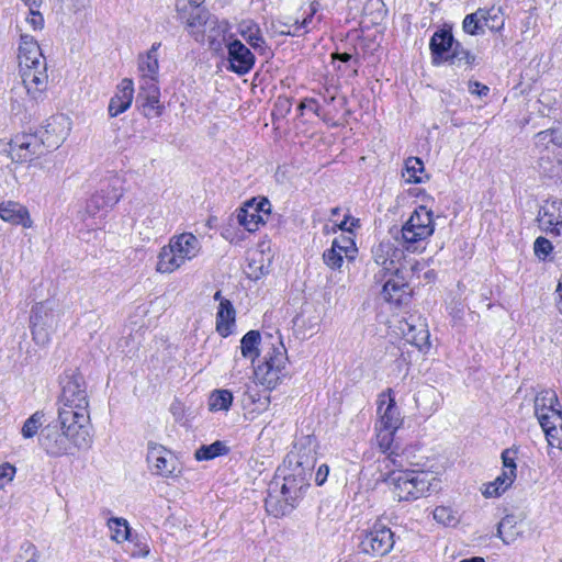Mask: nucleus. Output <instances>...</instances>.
Segmentation results:
<instances>
[{
    "label": "nucleus",
    "instance_id": "e2e57ef3",
    "mask_svg": "<svg viewBox=\"0 0 562 562\" xmlns=\"http://www.w3.org/2000/svg\"><path fill=\"white\" fill-rule=\"evenodd\" d=\"M330 248H335V250L339 251L340 256H342V258H347L350 260L355 258L356 254H351V252L345 250V248H342V246H340L338 243L333 241Z\"/></svg>",
    "mask_w": 562,
    "mask_h": 562
},
{
    "label": "nucleus",
    "instance_id": "f704fd0d",
    "mask_svg": "<svg viewBox=\"0 0 562 562\" xmlns=\"http://www.w3.org/2000/svg\"><path fill=\"white\" fill-rule=\"evenodd\" d=\"M446 63L458 67L464 66L467 68H472L475 64V55L464 48L463 45L457 41Z\"/></svg>",
    "mask_w": 562,
    "mask_h": 562
},
{
    "label": "nucleus",
    "instance_id": "8fccbe9b",
    "mask_svg": "<svg viewBox=\"0 0 562 562\" xmlns=\"http://www.w3.org/2000/svg\"><path fill=\"white\" fill-rule=\"evenodd\" d=\"M325 265L330 269H339L342 266L344 258L335 248L326 249L323 254Z\"/></svg>",
    "mask_w": 562,
    "mask_h": 562
},
{
    "label": "nucleus",
    "instance_id": "f03ea898",
    "mask_svg": "<svg viewBox=\"0 0 562 562\" xmlns=\"http://www.w3.org/2000/svg\"><path fill=\"white\" fill-rule=\"evenodd\" d=\"M19 76L26 94L32 100L43 98L47 88V64L33 36L22 34L19 44Z\"/></svg>",
    "mask_w": 562,
    "mask_h": 562
},
{
    "label": "nucleus",
    "instance_id": "f257e3e1",
    "mask_svg": "<svg viewBox=\"0 0 562 562\" xmlns=\"http://www.w3.org/2000/svg\"><path fill=\"white\" fill-rule=\"evenodd\" d=\"M38 445L48 457L60 458L89 449L92 436L89 425L58 414L56 423L42 428Z\"/></svg>",
    "mask_w": 562,
    "mask_h": 562
},
{
    "label": "nucleus",
    "instance_id": "5701e85b",
    "mask_svg": "<svg viewBox=\"0 0 562 562\" xmlns=\"http://www.w3.org/2000/svg\"><path fill=\"white\" fill-rule=\"evenodd\" d=\"M0 218L11 225H21L24 228L33 226V220L27 207L18 201H2L0 203Z\"/></svg>",
    "mask_w": 562,
    "mask_h": 562
},
{
    "label": "nucleus",
    "instance_id": "f8f14e48",
    "mask_svg": "<svg viewBox=\"0 0 562 562\" xmlns=\"http://www.w3.org/2000/svg\"><path fill=\"white\" fill-rule=\"evenodd\" d=\"M315 463V442L314 439L308 436L295 441L283 461V465L286 470L304 473L311 477Z\"/></svg>",
    "mask_w": 562,
    "mask_h": 562
},
{
    "label": "nucleus",
    "instance_id": "20e7f679",
    "mask_svg": "<svg viewBox=\"0 0 562 562\" xmlns=\"http://www.w3.org/2000/svg\"><path fill=\"white\" fill-rule=\"evenodd\" d=\"M89 401L83 376L71 372L61 380L58 414L89 425Z\"/></svg>",
    "mask_w": 562,
    "mask_h": 562
},
{
    "label": "nucleus",
    "instance_id": "ea45409f",
    "mask_svg": "<svg viewBox=\"0 0 562 562\" xmlns=\"http://www.w3.org/2000/svg\"><path fill=\"white\" fill-rule=\"evenodd\" d=\"M44 416L42 411H36L23 423L21 435L24 439H33L38 434L44 423Z\"/></svg>",
    "mask_w": 562,
    "mask_h": 562
},
{
    "label": "nucleus",
    "instance_id": "6e6552de",
    "mask_svg": "<svg viewBox=\"0 0 562 562\" xmlns=\"http://www.w3.org/2000/svg\"><path fill=\"white\" fill-rule=\"evenodd\" d=\"M557 130H546L535 136V153L540 170L549 176H557L562 164V146Z\"/></svg>",
    "mask_w": 562,
    "mask_h": 562
},
{
    "label": "nucleus",
    "instance_id": "5fc2aeb1",
    "mask_svg": "<svg viewBox=\"0 0 562 562\" xmlns=\"http://www.w3.org/2000/svg\"><path fill=\"white\" fill-rule=\"evenodd\" d=\"M305 109L311 110L313 113H315L317 116H319L321 108L315 99L306 98V99L302 100L297 106V110L301 115L303 114V111Z\"/></svg>",
    "mask_w": 562,
    "mask_h": 562
},
{
    "label": "nucleus",
    "instance_id": "9b49d317",
    "mask_svg": "<svg viewBox=\"0 0 562 562\" xmlns=\"http://www.w3.org/2000/svg\"><path fill=\"white\" fill-rule=\"evenodd\" d=\"M393 531L381 522H375L360 536L359 549L371 557H384L394 547Z\"/></svg>",
    "mask_w": 562,
    "mask_h": 562
},
{
    "label": "nucleus",
    "instance_id": "a878e982",
    "mask_svg": "<svg viewBox=\"0 0 562 562\" xmlns=\"http://www.w3.org/2000/svg\"><path fill=\"white\" fill-rule=\"evenodd\" d=\"M134 98V83L131 79L124 78L117 86V91L109 103V114L112 117L125 112L132 104Z\"/></svg>",
    "mask_w": 562,
    "mask_h": 562
},
{
    "label": "nucleus",
    "instance_id": "2f4dec72",
    "mask_svg": "<svg viewBox=\"0 0 562 562\" xmlns=\"http://www.w3.org/2000/svg\"><path fill=\"white\" fill-rule=\"evenodd\" d=\"M516 476V474L512 473V470L509 472L503 470L502 473L493 482L485 486L483 495L486 498L501 496L513 485Z\"/></svg>",
    "mask_w": 562,
    "mask_h": 562
},
{
    "label": "nucleus",
    "instance_id": "69168bd1",
    "mask_svg": "<svg viewBox=\"0 0 562 562\" xmlns=\"http://www.w3.org/2000/svg\"><path fill=\"white\" fill-rule=\"evenodd\" d=\"M170 411L173 415H179L180 414V403H172L171 404V407H170Z\"/></svg>",
    "mask_w": 562,
    "mask_h": 562
},
{
    "label": "nucleus",
    "instance_id": "a211bd4d",
    "mask_svg": "<svg viewBox=\"0 0 562 562\" xmlns=\"http://www.w3.org/2000/svg\"><path fill=\"white\" fill-rule=\"evenodd\" d=\"M537 221L544 233L562 236V200L546 201L538 213Z\"/></svg>",
    "mask_w": 562,
    "mask_h": 562
},
{
    "label": "nucleus",
    "instance_id": "bb28decb",
    "mask_svg": "<svg viewBox=\"0 0 562 562\" xmlns=\"http://www.w3.org/2000/svg\"><path fill=\"white\" fill-rule=\"evenodd\" d=\"M161 43L156 42L144 54L138 56V70L142 74V79L158 80L159 75V61H158V49Z\"/></svg>",
    "mask_w": 562,
    "mask_h": 562
},
{
    "label": "nucleus",
    "instance_id": "c03bdc74",
    "mask_svg": "<svg viewBox=\"0 0 562 562\" xmlns=\"http://www.w3.org/2000/svg\"><path fill=\"white\" fill-rule=\"evenodd\" d=\"M482 12L481 18L483 19L484 26L491 31H499L504 26V19L501 14V8H491L488 10L480 9Z\"/></svg>",
    "mask_w": 562,
    "mask_h": 562
},
{
    "label": "nucleus",
    "instance_id": "7ed1b4c3",
    "mask_svg": "<svg viewBox=\"0 0 562 562\" xmlns=\"http://www.w3.org/2000/svg\"><path fill=\"white\" fill-rule=\"evenodd\" d=\"M436 481L431 473L417 470H394L384 479L393 498L398 502L426 497Z\"/></svg>",
    "mask_w": 562,
    "mask_h": 562
},
{
    "label": "nucleus",
    "instance_id": "6ab92c4d",
    "mask_svg": "<svg viewBox=\"0 0 562 562\" xmlns=\"http://www.w3.org/2000/svg\"><path fill=\"white\" fill-rule=\"evenodd\" d=\"M378 414L380 416V427L395 430L401 427L403 419L400 409L396 406L395 398L393 397L392 389H387L386 392L379 395Z\"/></svg>",
    "mask_w": 562,
    "mask_h": 562
},
{
    "label": "nucleus",
    "instance_id": "de8ad7c7",
    "mask_svg": "<svg viewBox=\"0 0 562 562\" xmlns=\"http://www.w3.org/2000/svg\"><path fill=\"white\" fill-rule=\"evenodd\" d=\"M434 519L442 525L451 526L458 522L456 513L447 506H438L435 508Z\"/></svg>",
    "mask_w": 562,
    "mask_h": 562
},
{
    "label": "nucleus",
    "instance_id": "cd10ccee",
    "mask_svg": "<svg viewBox=\"0 0 562 562\" xmlns=\"http://www.w3.org/2000/svg\"><path fill=\"white\" fill-rule=\"evenodd\" d=\"M237 33L254 48L263 49L266 40L262 36L261 29L257 22L247 19L237 24Z\"/></svg>",
    "mask_w": 562,
    "mask_h": 562
},
{
    "label": "nucleus",
    "instance_id": "72a5a7b5",
    "mask_svg": "<svg viewBox=\"0 0 562 562\" xmlns=\"http://www.w3.org/2000/svg\"><path fill=\"white\" fill-rule=\"evenodd\" d=\"M238 223L248 232H255L259 225L263 223L261 214H258V209H255L254 203L247 204V207L240 209L237 214Z\"/></svg>",
    "mask_w": 562,
    "mask_h": 562
},
{
    "label": "nucleus",
    "instance_id": "aec40b11",
    "mask_svg": "<svg viewBox=\"0 0 562 562\" xmlns=\"http://www.w3.org/2000/svg\"><path fill=\"white\" fill-rule=\"evenodd\" d=\"M407 278V270L398 276H387L384 279V284L381 291V297L391 304L401 305L409 297V288Z\"/></svg>",
    "mask_w": 562,
    "mask_h": 562
},
{
    "label": "nucleus",
    "instance_id": "1a4fd4ad",
    "mask_svg": "<svg viewBox=\"0 0 562 562\" xmlns=\"http://www.w3.org/2000/svg\"><path fill=\"white\" fill-rule=\"evenodd\" d=\"M54 301L36 303L31 310L30 327L33 341L38 346H46L50 341L59 322V312Z\"/></svg>",
    "mask_w": 562,
    "mask_h": 562
},
{
    "label": "nucleus",
    "instance_id": "f3484780",
    "mask_svg": "<svg viewBox=\"0 0 562 562\" xmlns=\"http://www.w3.org/2000/svg\"><path fill=\"white\" fill-rule=\"evenodd\" d=\"M147 462L154 474L171 476L177 469V459L173 453L164 446L156 442H148Z\"/></svg>",
    "mask_w": 562,
    "mask_h": 562
},
{
    "label": "nucleus",
    "instance_id": "0e129e2a",
    "mask_svg": "<svg viewBox=\"0 0 562 562\" xmlns=\"http://www.w3.org/2000/svg\"><path fill=\"white\" fill-rule=\"evenodd\" d=\"M333 57L337 58L344 63H347L351 59V55L348 53H336L335 55H333Z\"/></svg>",
    "mask_w": 562,
    "mask_h": 562
},
{
    "label": "nucleus",
    "instance_id": "c85d7f7f",
    "mask_svg": "<svg viewBox=\"0 0 562 562\" xmlns=\"http://www.w3.org/2000/svg\"><path fill=\"white\" fill-rule=\"evenodd\" d=\"M236 312L229 300H222L216 313V330L222 337L232 334Z\"/></svg>",
    "mask_w": 562,
    "mask_h": 562
},
{
    "label": "nucleus",
    "instance_id": "c9c22d12",
    "mask_svg": "<svg viewBox=\"0 0 562 562\" xmlns=\"http://www.w3.org/2000/svg\"><path fill=\"white\" fill-rule=\"evenodd\" d=\"M424 162L418 157H409L405 160V169L403 171V177L407 182L411 183H422L424 182V178H428L424 176Z\"/></svg>",
    "mask_w": 562,
    "mask_h": 562
},
{
    "label": "nucleus",
    "instance_id": "3c124183",
    "mask_svg": "<svg viewBox=\"0 0 562 562\" xmlns=\"http://www.w3.org/2000/svg\"><path fill=\"white\" fill-rule=\"evenodd\" d=\"M552 244L547 238L540 236L535 240L533 250L536 256L540 259H544L552 251Z\"/></svg>",
    "mask_w": 562,
    "mask_h": 562
},
{
    "label": "nucleus",
    "instance_id": "680f3d73",
    "mask_svg": "<svg viewBox=\"0 0 562 562\" xmlns=\"http://www.w3.org/2000/svg\"><path fill=\"white\" fill-rule=\"evenodd\" d=\"M270 206H271L270 202L267 199H262L259 203H257L255 205V209H258V214H261V213L269 214Z\"/></svg>",
    "mask_w": 562,
    "mask_h": 562
},
{
    "label": "nucleus",
    "instance_id": "864d4df0",
    "mask_svg": "<svg viewBox=\"0 0 562 562\" xmlns=\"http://www.w3.org/2000/svg\"><path fill=\"white\" fill-rule=\"evenodd\" d=\"M333 241L338 243L345 250L356 254L357 248L352 237V234H341L339 237L335 238Z\"/></svg>",
    "mask_w": 562,
    "mask_h": 562
},
{
    "label": "nucleus",
    "instance_id": "ddd939ff",
    "mask_svg": "<svg viewBox=\"0 0 562 562\" xmlns=\"http://www.w3.org/2000/svg\"><path fill=\"white\" fill-rule=\"evenodd\" d=\"M42 138L37 133H23L10 142L9 154L15 162H27L46 153Z\"/></svg>",
    "mask_w": 562,
    "mask_h": 562
},
{
    "label": "nucleus",
    "instance_id": "4be33fe9",
    "mask_svg": "<svg viewBox=\"0 0 562 562\" xmlns=\"http://www.w3.org/2000/svg\"><path fill=\"white\" fill-rule=\"evenodd\" d=\"M138 98L143 100L144 113L146 116H158L161 114L160 90L158 80L142 79Z\"/></svg>",
    "mask_w": 562,
    "mask_h": 562
},
{
    "label": "nucleus",
    "instance_id": "b1692460",
    "mask_svg": "<svg viewBox=\"0 0 562 562\" xmlns=\"http://www.w3.org/2000/svg\"><path fill=\"white\" fill-rule=\"evenodd\" d=\"M282 472L283 483L280 487V493L297 503L304 491L310 486L311 476L296 471H289L285 468Z\"/></svg>",
    "mask_w": 562,
    "mask_h": 562
},
{
    "label": "nucleus",
    "instance_id": "7c9ffc66",
    "mask_svg": "<svg viewBox=\"0 0 562 562\" xmlns=\"http://www.w3.org/2000/svg\"><path fill=\"white\" fill-rule=\"evenodd\" d=\"M521 533V526L518 525L514 515L505 516L497 526V537H499L505 544L514 543Z\"/></svg>",
    "mask_w": 562,
    "mask_h": 562
},
{
    "label": "nucleus",
    "instance_id": "58836bf2",
    "mask_svg": "<svg viewBox=\"0 0 562 562\" xmlns=\"http://www.w3.org/2000/svg\"><path fill=\"white\" fill-rule=\"evenodd\" d=\"M228 452L226 445L220 440L207 445L201 446L194 453L196 460H212L216 457L224 456Z\"/></svg>",
    "mask_w": 562,
    "mask_h": 562
},
{
    "label": "nucleus",
    "instance_id": "774afa93",
    "mask_svg": "<svg viewBox=\"0 0 562 562\" xmlns=\"http://www.w3.org/2000/svg\"><path fill=\"white\" fill-rule=\"evenodd\" d=\"M557 291L560 293L559 310L562 314V282L559 283Z\"/></svg>",
    "mask_w": 562,
    "mask_h": 562
},
{
    "label": "nucleus",
    "instance_id": "423d86ee",
    "mask_svg": "<svg viewBox=\"0 0 562 562\" xmlns=\"http://www.w3.org/2000/svg\"><path fill=\"white\" fill-rule=\"evenodd\" d=\"M432 212L426 206H418L402 226L401 237L396 240L408 252L425 249L426 240L434 234Z\"/></svg>",
    "mask_w": 562,
    "mask_h": 562
},
{
    "label": "nucleus",
    "instance_id": "4d7b16f0",
    "mask_svg": "<svg viewBox=\"0 0 562 562\" xmlns=\"http://www.w3.org/2000/svg\"><path fill=\"white\" fill-rule=\"evenodd\" d=\"M359 223V220L352 218L349 215H346L344 221L337 224V227L344 232V234H352L351 226H355Z\"/></svg>",
    "mask_w": 562,
    "mask_h": 562
},
{
    "label": "nucleus",
    "instance_id": "4468645a",
    "mask_svg": "<svg viewBox=\"0 0 562 562\" xmlns=\"http://www.w3.org/2000/svg\"><path fill=\"white\" fill-rule=\"evenodd\" d=\"M117 183L119 179L114 178L91 195L81 215L83 221L88 217L94 218L98 213L114 206L120 201L122 191Z\"/></svg>",
    "mask_w": 562,
    "mask_h": 562
},
{
    "label": "nucleus",
    "instance_id": "a19ab883",
    "mask_svg": "<svg viewBox=\"0 0 562 562\" xmlns=\"http://www.w3.org/2000/svg\"><path fill=\"white\" fill-rule=\"evenodd\" d=\"M256 376L259 382L268 389H273L286 375V372L269 369L267 367H257Z\"/></svg>",
    "mask_w": 562,
    "mask_h": 562
},
{
    "label": "nucleus",
    "instance_id": "49530a36",
    "mask_svg": "<svg viewBox=\"0 0 562 562\" xmlns=\"http://www.w3.org/2000/svg\"><path fill=\"white\" fill-rule=\"evenodd\" d=\"M376 441L378 446L383 453L387 452L391 449V446L394 440L395 429H385L384 427H380L376 425Z\"/></svg>",
    "mask_w": 562,
    "mask_h": 562
},
{
    "label": "nucleus",
    "instance_id": "c756f323",
    "mask_svg": "<svg viewBox=\"0 0 562 562\" xmlns=\"http://www.w3.org/2000/svg\"><path fill=\"white\" fill-rule=\"evenodd\" d=\"M404 339L417 347L419 350L429 348V331L425 324H420L418 327L412 323L405 322L401 326Z\"/></svg>",
    "mask_w": 562,
    "mask_h": 562
},
{
    "label": "nucleus",
    "instance_id": "4c0bfd02",
    "mask_svg": "<svg viewBox=\"0 0 562 562\" xmlns=\"http://www.w3.org/2000/svg\"><path fill=\"white\" fill-rule=\"evenodd\" d=\"M260 342V334L257 330H249L240 340V350L243 357L254 360L259 356L258 345Z\"/></svg>",
    "mask_w": 562,
    "mask_h": 562
},
{
    "label": "nucleus",
    "instance_id": "a18cd8bd",
    "mask_svg": "<svg viewBox=\"0 0 562 562\" xmlns=\"http://www.w3.org/2000/svg\"><path fill=\"white\" fill-rule=\"evenodd\" d=\"M481 14L482 12L479 9L476 12L465 15L462 23V27L465 33L476 35L484 32V23Z\"/></svg>",
    "mask_w": 562,
    "mask_h": 562
},
{
    "label": "nucleus",
    "instance_id": "79ce46f5",
    "mask_svg": "<svg viewBox=\"0 0 562 562\" xmlns=\"http://www.w3.org/2000/svg\"><path fill=\"white\" fill-rule=\"evenodd\" d=\"M268 273V266L263 262L262 251H254L248 259L247 274L250 279L258 280Z\"/></svg>",
    "mask_w": 562,
    "mask_h": 562
},
{
    "label": "nucleus",
    "instance_id": "338daca9",
    "mask_svg": "<svg viewBox=\"0 0 562 562\" xmlns=\"http://www.w3.org/2000/svg\"><path fill=\"white\" fill-rule=\"evenodd\" d=\"M460 562H485V560L481 557H473L470 559H463Z\"/></svg>",
    "mask_w": 562,
    "mask_h": 562
},
{
    "label": "nucleus",
    "instance_id": "473e14b6",
    "mask_svg": "<svg viewBox=\"0 0 562 562\" xmlns=\"http://www.w3.org/2000/svg\"><path fill=\"white\" fill-rule=\"evenodd\" d=\"M286 351L282 342H279L278 347H272L271 351H268L265 356L263 363L258 367H267L269 369L286 372Z\"/></svg>",
    "mask_w": 562,
    "mask_h": 562
},
{
    "label": "nucleus",
    "instance_id": "dca6fc26",
    "mask_svg": "<svg viewBox=\"0 0 562 562\" xmlns=\"http://www.w3.org/2000/svg\"><path fill=\"white\" fill-rule=\"evenodd\" d=\"M70 132L69 119L63 114L50 116L45 126L36 133L43 140L46 151L58 148Z\"/></svg>",
    "mask_w": 562,
    "mask_h": 562
},
{
    "label": "nucleus",
    "instance_id": "13d9d810",
    "mask_svg": "<svg viewBox=\"0 0 562 562\" xmlns=\"http://www.w3.org/2000/svg\"><path fill=\"white\" fill-rule=\"evenodd\" d=\"M304 27L301 25L299 20H295L293 24L289 27V31H280V34L288 36H301L305 34Z\"/></svg>",
    "mask_w": 562,
    "mask_h": 562
},
{
    "label": "nucleus",
    "instance_id": "bf43d9fd",
    "mask_svg": "<svg viewBox=\"0 0 562 562\" xmlns=\"http://www.w3.org/2000/svg\"><path fill=\"white\" fill-rule=\"evenodd\" d=\"M328 474H329L328 465L327 464L319 465V468L317 469V471L315 473L316 485L322 486L326 482Z\"/></svg>",
    "mask_w": 562,
    "mask_h": 562
},
{
    "label": "nucleus",
    "instance_id": "2eb2a0df",
    "mask_svg": "<svg viewBox=\"0 0 562 562\" xmlns=\"http://www.w3.org/2000/svg\"><path fill=\"white\" fill-rule=\"evenodd\" d=\"M225 41L227 60L229 64L227 69L239 76L248 74L256 61V57L252 52L239 40L234 38V35H229Z\"/></svg>",
    "mask_w": 562,
    "mask_h": 562
},
{
    "label": "nucleus",
    "instance_id": "39448f33",
    "mask_svg": "<svg viewBox=\"0 0 562 562\" xmlns=\"http://www.w3.org/2000/svg\"><path fill=\"white\" fill-rule=\"evenodd\" d=\"M201 248L200 240L192 233L175 235L159 250L156 270L160 273H172L198 257Z\"/></svg>",
    "mask_w": 562,
    "mask_h": 562
},
{
    "label": "nucleus",
    "instance_id": "412c9836",
    "mask_svg": "<svg viewBox=\"0 0 562 562\" xmlns=\"http://www.w3.org/2000/svg\"><path fill=\"white\" fill-rule=\"evenodd\" d=\"M457 41L451 31L446 29L437 30L429 42L432 65L439 66L446 63Z\"/></svg>",
    "mask_w": 562,
    "mask_h": 562
},
{
    "label": "nucleus",
    "instance_id": "37998d69",
    "mask_svg": "<svg viewBox=\"0 0 562 562\" xmlns=\"http://www.w3.org/2000/svg\"><path fill=\"white\" fill-rule=\"evenodd\" d=\"M109 529L111 531V539L116 542H123L130 537V527L123 518H111L108 521Z\"/></svg>",
    "mask_w": 562,
    "mask_h": 562
},
{
    "label": "nucleus",
    "instance_id": "6e6d98bb",
    "mask_svg": "<svg viewBox=\"0 0 562 562\" xmlns=\"http://www.w3.org/2000/svg\"><path fill=\"white\" fill-rule=\"evenodd\" d=\"M15 475V467L10 463H3L0 465V480L10 482Z\"/></svg>",
    "mask_w": 562,
    "mask_h": 562
},
{
    "label": "nucleus",
    "instance_id": "393cba45",
    "mask_svg": "<svg viewBox=\"0 0 562 562\" xmlns=\"http://www.w3.org/2000/svg\"><path fill=\"white\" fill-rule=\"evenodd\" d=\"M278 482H273L270 485L268 496L265 501L267 512L274 516L281 517L290 514L297 505V503L278 491Z\"/></svg>",
    "mask_w": 562,
    "mask_h": 562
},
{
    "label": "nucleus",
    "instance_id": "052dcab7",
    "mask_svg": "<svg viewBox=\"0 0 562 562\" xmlns=\"http://www.w3.org/2000/svg\"><path fill=\"white\" fill-rule=\"evenodd\" d=\"M469 90L472 94H477L480 97L486 95L490 91L488 87L479 81L470 82Z\"/></svg>",
    "mask_w": 562,
    "mask_h": 562
},
{
    "label": "nucleus",
    "instance_id": "0eeeda50",
    "mask_svg": "<svg viewBox=\"0 0 562 562\" xmlns=\"http://www.w3.org/2000/svg\"><path fill=\"white\" fill-rule=\"evenodd\" d=\"M558 397L544 392L535 400V414L551 447L562 449V412L555 407Z\"/></svg>",
    "mask_w": 562,
    "mask_h": 562
},
{
    "label": "nucleus",
    "instance_id": "09e8293b",
    "mask_svg": "<svg viewBox=\"0 0 562 562\" xmlns=\"http://www.w3.org/2000/svg\"><path fill=\"white\" fill-rule=\"evenodd\" d=\"M516 458H517L516 449H513V448L505 449L502 452L503 470L506 472H509L512 470V473L517 475Z\"/></svg>",
    "mask_w": 562,
    "mask_h": 562
},
{
    "label": "nucleus",
    "instance_id": "e433bc0d",
    "mask_svg": "<svg viewBox=\"0 0 562 562\" xmlns=\"http://www.w3.org/2000/svg\"><path fill=\"white\" fill-rule=\"evenodd\" d=\"M233 403V393L229 390H214L209 397V409L211 412H227Z\"/></svg>",
    "mask_w": 562,
    "mask_h": 562
},
{
    "label": "nucleus",
    "instance_id": "603ef678",
    "mask_svg": "<svg viewBox=\"0 0 562 562\" xmlns=\"http://www.w3.org/2000/svg\"><path fill=\"white\" fill-rule=\"evenodd\" d=\"M319 7L321 4L317 1H312L308 3V9L305 11V16L302 21H300L301 25L304 27V32H310L314 16L318 12Z\"/></svg>",
    "mask_w": 562,
    "mask_h": 562
},
{
    "label": "nucleus",
    "instance_id": "9d476101",
    "mask_svg": "<svg viewBox=\"0 0 562 562\" xmlns=\"http://www.w3.org/2000/svg\"><path fill=\"white\" fill-rule=\"evenodd\" d=\"M404 248L396 246L394 243L381 241L372 248V257L379 270L374 273L376 282H383L387 276H398L406 269L408 263L404 256Z\"/></svg>",
    "mask_w": 562,
    "mask_h": 562
}]
</instances>
